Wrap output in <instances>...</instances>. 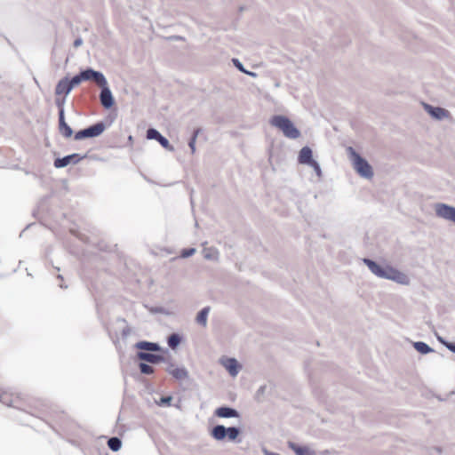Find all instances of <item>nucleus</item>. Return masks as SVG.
Listing matches in <instances>:
<instances>
[{"instance_id":"obj_1","label":"nucleus","mask_w":455,"mask_h":455,"mask_svg":"<svg viewBox=\"0 0 455 455\" xmlns=\"http://www.w3.org/2000/svg\"><path fill=\"white\" fill-rule=\"evenodd\" d=\"M347 153L354 170L364 179H371L374 175L372 167L366 159L362 157L352 147L347 148Z\"/></svg>"},{"instance_id":"obj_2","label":"nucleus","mask_w":455,"mask_h":455,"mask_svg":"<svg viewBox=\"0 0 455 455\" xmlns=\"http://www.w3.org/2000/svg\"><path fill=\"white\" fill-rule=\"evenodd\" d=\"M270 124L278 128L283 135L291 140H296L300 137V132L295 127L293 123L284 116L276 115L270 119Z\"/></svg>"},{"instance_id":"obj_3","label":"nucleus","mask_w":455,"mask_h":455,"mask_svg":"<svg viewBox=\"0 0 455 455\" xmlns=\"http://www.w3.org/2000/svg\"><path fill=\"white\" fill-rule=\"evenodd\" d=\"M105 130L106 124L103 122H99L76 132L74 139L76 140H81L88 138H95L102 134Z\"/></svg>"},{"instance_id":"obj_4","label":"nucleus","mask_w":455,"mask_h":455,"mask_svg":"<svg viewBox=\"0 0 455 455\" xmlns=\"http://www.w3.org/2000/svg\"><path fill=\"white\" fill-rule=\"evenodd\" d=\"M434 210L436 217L455 223V207L443 203L434 204Z\"/></svg>"},{"instance_id":"obj_5","label":"nucleus","mask_w":455,"mask_h":455,"mask_svg":"<svg viewBox=\"0 0 455 455\" xmlns=\"http://www.w3.org/2000/svg\"><path fill=\"white\" fill-rule=\"evenodd\" d=\"M100 88V101L102 107L106 109L111 108L115 104V99L112 92L108 86V81H104L99 85Z\"/></svg>"},{"instance_id":"obj_6","label":"nucleus","mask_w":455,"mask_h":455,"mask_svg":"<svg viewBox=\"0 0 455 455\" xmlns=\"http://www.w3.org/2000/svg\"><path fill=\"white\" fill-rule=\"evenodd\" d=\"M363 263L368 267L370 271L376 276L387 279L388 275L389 266L383 267L371 259H363Z\"/></svg>"},{"instance_id":"obj_7","label":"nucleus","mask_w":455,"mask_h":455,"mask_svg":"<svg viewBox=\"0 0 455 455\" xmlns=\"http://www.w3.org/2000/svg\"><path fill=\"white\" fill-rule=\"evenodd\" d=\"M147 139L155 140L159 142V144L170 152H173L175 150L174 147L170 144L169 140L164 137L156 129L148 128L147 131Z\"/></svg>"},{"instance_id":"obj_8","label":"nucleus","mask_w":455,"mask_h":455,"mask_svg":"<svg viewBox=\"0 0 455 455\" xmlns=\"http://www.w3.org/2000/svg\"><path fill=\"white\" fill-rule=\"evenodd\" d=\"M85 156H80L79 154L74 153L71 155L65 156L63 157H58L54 160L53 165L57 169L64 168L70 164H76L83 160Z\"/></svg>"},{"instance_id":"obj_9","label":"nucleus","mask_w":455,"mask_h":455,"mask_svg":"<svg viewBox=\"0 0 455 455\" xmlns=\"http://www.w3.org/2000/svg\"><path fill=\"white\" fill-rule=\"evenodd\" d=\"M80 73L84 81L94 82L98 86L107 80L102 72L94 70L92 68L82 70Z\"/></svg>"},{"instance_id":"obj_10","label":"nucleus","mask_w":455,"mask_h":455,"mask_svg":"<svg viewBox=\"0 0 455 455\" xmlns=\"http://www.w3.org/2000/svg\"><path fill=\"white\" fill-rule=\"evenodd\" d=\"M220 363L232 377L237 376L241 369V365L238 363L237 360L233 357H223L220 359Z\"/></svg>"},{"instance_id":"obj_11","label":"nucleus","mask_w":455,"mask_h":455,"mask_svg":"<svg viewBox=\"0 0 455 455\" xmlns=\"http://www.w3.org/2000/svg\"><path fill=\"white\" fill-rule=\"evenodd\" d=\"M425 110L435 119L443 120L450 116V112L441 107H434L429 104H424Z\"/></svg>"},{"instance_id":"obj_12","label":"nucleus","mask_w":455,"mask_h":455,"mask_svg":"<svg viewBox=\"0 0 455 455\" xmlns=\"http://www.w3.org/2000/svg\"><path fill=\"white\" fill-rule=\"evenodd\" d=\"M138 359L143 362H147L152 364H156L162 362H165L166 359L164 355L153 354L151 352L139 351L136 354Z\"/></svg>"},{"instance_id":"obj_13","label":"nucleus","mask_w":455,"mask_h":455,"mask_svg":"<svg viewBox=\"0 0 455 455\" xmlns=\"http://www.w3.org/2000/svg\"><path fill=\"white\" fill-rule=\"evenodd\" d=\"M387 279L395 281L400 284L407 285L410 283V279L405 274L400 272L399 270L392 267H390V269L388 270V275Z\"/></svg>"},{"instance_id":"obj_14","label":"nucleus","mask_w":455,"mask_h":455,"mask_svg":"<svg viewBox=\"0 0 455 455\" xmlns=\"http://www.w3.org/2000/svg\"><path fill=\"white\" fill-rule=\"evenodd\" d=\"M59 131L64 138H70L73 134L72 128L65 121L64 109L59 111Z\"/></svg>"},{"instance_id":"obj_15","label":"nucleus","mask_w":455,"mask_h":455,"mask_svg":"<svg viewBox=\"0 0 455 455\" xmlns=\"http://www.w3.org/2000/svg\"><path fill=\"white\" fill-rule=\"evenodd\" d=\"M134 347L140 351L144 352H158L161 350V347L158 343L142 340L139 341L134 345Z\"/></svg>"},{"instance_id":"obj_16","label":"nucleus","mask_w":455,"mask_h":455,"mask_svg":"<svg viewBox=\"0 0 455 455\" xmlns=\"http://www.w3.org/2000/svg\"><path fill=\"white\" fill-rule=\"evenodd\" d=\"M215 415L224 419L238 418L240 416L237 410L228 406H221L216 409Z\"/></svg>"},{"instance_id":"obj_17","label":"nucleus","mask_w":455,"mask_h":455,"mask_svg":"<svg viewBox=\"0 0 455 455\" xmlns=\"http://www.w3.org/2000/svg\"><path fill=\"white\" fill-rule=\"evenodd\" d=\"M313 161H315L313 159V152H312V149L307 147V146H305L303 147L299 153V156H298V162L300 164H310Z\"/></svg>"},{"instance_id":"obj_18","label":"nucleus","mask_w":455,"mask_h":455,"mask_svg":"<svg viewBox=\"0 0 455 455\" xmlns=\"http://www.w3.org/2000/svg\"><path fill=\"white\" fill-rule=\"evenodd\" d=\"M0 402L3 404H5L10 407H18L20 396L19 395H14L13 394H10L8 392H3L0 395Z\"/></svg>"},{"instance_id":"obj_19","label":"nucleus","mask_w":455,"mask_h":455,"mask_svg":"<svg viewBox=\"0 0 455 455\" xmlns=\"http://www.w3.org/2000/svg\"><path fill=\"white\" fill-rule=\"evenodd\" d=\"M71 91L72 88L70 87L68 77L60 79L55 87L56 95L64 94L65 96H68Z\"/></svg>"},{"instance_id":"obj_20","label":"nucleus","mask_w":455,"mask_h":455,"mask_svg":"<svg viewBox=\"0 0 455 455\" xmlns=\"http://www.w3.org/2000/svg\"><path fill=\"white\" fill-rule=\"evenodd\" d=\"M211 435L217 441H222L227 437V427L223 425L213 427Z\"/></svg>"},{"instance_id":"obj_21","label":"nucleus","mask_w":455,"mask_h":455,"mask_svg":"<svg viewBox=\"0 0 455 455\" xmlns=\"http://www.w3.org/2000/svg\"><path fill=\"white\" fill-rule=\"evenodd\" d=\"M169 374L178 380L188 379V371L185 367H177L175 369H170Z\"/></svg>"},{"instance_id":"obj_22","label":"nucleus","mask_w":455,"mask_h":455,"mask_svg":"<svg viewBox=\"0 0 455 455\" xmlns=\"http://www.w3.org/2000/svg\"><path fill=\"white\" fill-rule=\"evenodd\" d=\"M210 311H211L210 307H204L198 312L196 321L199 325H201L203 327H206L207 318H208V315H209Z\"/></svg>"},{"instance_id":"obj_23","label":"nucleus","mask_w":455,"mask_h":455,"mask_svg":"<svg viewBox=\"0 0 455 455\" xmlns=\"http://www.w3.org/2000/svg\"><path fill=\"white\" fill-rule=\"evenodd\" d=\"M289 448H291L296 455H315L314 451L309 450L306 446H299L295 443H289Z\"/></svg>"},{"instance_id":"obj_24","label":"nucleus","mask_w":455,"mask_h":455,"mask_svg":"<svg viewBox=\"0 0 455 455\" xmlns=\"http://www.w3.org/2000/svg\"><path fill=\"white\" fill-rule=\"evenodd\" d=\"M413 347L422 355H427L434 351L432 347H430L427 343L423 341L413 342Z\"/></svg>"},{"instance_id":"obj_25","label":"nucleus","mask_w":455,"mask_h":455,"mask_svg":"<svg viewBox=\"0 0 455 455\" xmlns=\"http://www.w3.org/2000/svg\"><path fill=\"white\" fill-rule=\"evenodd\" d=\"M108 448L113 451H118L122 447V441L116 436L110 437L108 441Z\"/></svg>"},{"instance_id":"obj_26","label":"nucleus","mask_w":455,"mask_h":455,"mask_svg":"<svg viewBox=\"0 0 455 455\" xmlns=\"http://www.w3.org/2000/svg\"><path fill=\"white\" fill-rule=\"evenodd\" d=\"M181 341V338L178 333H172L168 337L167 343L172 349H175Z\"/></svg>"},{"instance_id":"obj_27","label":"nucleus","mask_w":455,"mask_h":455,"mask_svg":"<svg viewBox=\"0 0 455 455\" xmlns=\"http://www.w3.org/2000/svg\"><path fill=\"white\" fill-rule=\"evenodd\" d=\"M240 434V428L236 427H227V437L229 441H235Z\"/></svg>"},{"instance_id":"obj_28","label":"nucleus","mask_w":455,"mask_h":455,"mask_svg":"<svg viewBox=\"0 0 455 455\" xmlns=\"http://www.w3.org/2000/svg\"><path fill=\"white\" fill-rule=\"evenodd\" d=\"M139 369L141 373L146 374V375L153 374L155 371L154 368L151 365H149L144 362L140 363Z\"/></svg>"},{"instance_id":"obj_29","label":"nucleus","mask_w":455,"mask_h":455,"mask_svg":"<svg viewBox=\"0 0 455 455\" xmlns=\"http://www.w3.org/2000/svg\"><path fill=\"white\" fill-rule=\"evenodd\" d=\"M84 79L82 77L81 73L76 75L73 76L70 80L68 79V83L70 84V87L73 89L75 86L78 85L81 82H83Z\"/></svg>"},{"instance_id":"obj_30","label":"nucleus","mask_w":455,"mask_h":455,"mask_svg":"<svg viewBox=\"0 0 455 455\" xmlns=\"http://www.w3.org/2000/svg\"><path fill=\"white\" fill-rule=\"evenodd\" d=\"M308 166L312 167L319 179L322 178L323 172L320 164L315 160Z\"/></svg>"},{"instance_id":"obj_31","label":"nucleus","mask_w":455,"mask_h":455,"mask_svg":"<svg viewBox=\"0 0 455 455\" xmlns=\"http://www.w3.org/2000/svg\"><path fill=\"white\" fill-rule=\"evenodd\" d=\"M195 253H196L195 248L184 249L181 251L180 257L181 258H188V257L194 255Z\"/></svg>"},{"instance_id":"obj_32","label":"nucleus","mask_w":455,"mask_h":455,"mask_svg":"<svg viewBox=\"0 0 455 455\" xmlns=\"http://www.w3.org/2000/svg\"><path fill=\"white\" fill-rule=\"evenodd\" d=\"M232 62H233L234 66L239 71H241L242 73H245L246 72V69L244 68L243 65L242 64V62L238 59H233Z\"/></svg>"},{"instance_id":"obj_33","label":"nucleus","mask_w":455,"mask_h":455,"mask_svg":"<svg viewBox=\"0 0 455 455\" xmlns=\"http://www.w3.org/2000/svg\"><path fill=\"white\" fill-rule=\"evenodd\" d=\"M172 400V397L168 395V396H163L161 399H160V402H159V404L160 405H171V402Z\"/></svg>"},{"instance_id":"obj_34","label":"nucleus","mask_w":455,"mask_h":455,"mask_svg":"<svg viewBox=\"0 0 455 455\" xmlns=\"http://www.w3.org/2000/svg\"><path fill=\"white\" fill-rule=\"evenodd\" d=\"M196 140H195V138L189 139L188 147L190 148L192 154L196 153Z\"/></svg>"},{"instance_id":"obj_35","label":"nucleus","mask_w":455,"mask_h":455,"mask_svg":"<svg viewBox=\"0 0 455 455\" xmlns=\"http://www.w3.org/2000/svg\"><path fill=\"white\" fill-rule=\"evenodd\" d=\"M131 332H132L131 328L128 325H126L122 331L123 339H126L131 334Z\"/></svg>"},{"instance_id":"obj_36","label":"nucleus","mask_w":455,"mask_h":455,"mask_svg":"<svg viewBox=\"0 0 455 455\" xmlns=\"http://www.w3.org/2000/svg\"><path fill=\"white\" fill-rule=\"evenodd\" d=\"M82 44H83V39H82L81 37L76 38V39L74 41V44H73V45H74V47H75V48H78V47H80Z\"/></svg>"},{"instance_id":"obj_37","label":"nucleus","mask_w":455,"mask_h":455,"mask_svg":"<svg viewBox=\"0 0 455 455\" xmlns=\"http://www.w3.org/2000/svg\"><path fill=\"white\" fill-rule=\"evenodd\" d=\"M445 347H446L450 351H451L452 353H455V343L449 342V343L445 344Z\"/></svg>"},{"instance_id":"obj_38","label":"nucleus","mask_w":455,"mask_h":455,"mask_svg":"<svg viewBox=\"0 0 455 455\" xmlns=\"http://www.w3.org/2000/svg\"><path fill=\"white\" fill-rule=\"evenodd\" d=\"M201 132H202L201 128L195 129L193 133H192L191 138H195V140H196Z\"/></svg>"},{"instance_id":"obj_39","label":"nucleus","mask_w":455,"mask_h":455,"mask_svg":"<svg viewBox=\"0 0 455 455\" xmlns=\"http://www.w3.org/2000/svg\"><path fill=\"white\" fill-rule=\"evenodd\" d=\"M63 104H64V100H56V105L58 106L59 108V110L60 109H64V107H63Z\"/></svg>"},{"instance_id":"obj_40","label":"nucleus","mask_w":455,"mask_h":455,"mask_svg":"<svg viewBox=\"0 0 455 455\" xmlns=\"http://www.w3.org/2000/svg\"><path fill=\"white\" fill-rule=\"evenodd\" d=\"M437 339L440 343H442L443 346H445V344L449 343V341L445 340L443 338L440 337V336H437Z\"/></svg>"},{"instance_id":"obj_41","label":"nucleus","mask_w":455,"mask_h":455,"mask_svg":"<svg viewBox=\"0 0 455 455\" xmlns=\"http://www.w3.org/2000/svg\"><path fill=\"white\" fill-rule=\"evenodd\" d=\"M244 74H246V75H248V76H250L251 77H256L257 76V74L255 72L248 71L247 69H246V72Z\"/></svg>"},{"instance_id":"obj_42","label":"nucleus","mask_w":455,"mask_h":455,"mask_svg":"<svg viewBox=\"0 0 455 455\" xmlns=\"http://www.w3.org/2000/svg\"><path fill=\"white\" fill-rule=\"evenodd\" d=\"M175 368H176V367H174V363H172V362H170V363H168V367L166 368V371L169 373V370H170V369H175Z\"/></svg>"},{"instance_id":"obj_43","label":"nucleus","mask_w":455,"mask_h":455,"mask_svg":"<svg viewBox=\"0 0 455 455\" xmlns=\"http://www.w3.org/2000/svg\"><path fill=\"white\" fill-rule=\"evenodd\" d=\"M117 321L126 323V321L124 318H118Z\"/></svg>"},{"instance_id":"obj_44","label":"nucleus","mask_w":455,"mask_h":455,"mask_svg":"<svg viewBox=\"0 0 455 455\" xmlns=\"http://www.w3.org/2000/svg\"><path fill=\"white\" fill-rule=\"evenodd\" d=\"M264 389H265V387H259V392L263 393V392H264Z\"/></svg>"},{"instance_id":"obj_45","label":"nucleus","mask_w":455,"mask_h":455,"mask_svg":"<svg viewBox=\"0 0 455 455\" xmlns=\"http://www.w3.org/2000/svg\"><path fill=\"white\" fill-rule=\"evenodd\" d=\"M206 259H211V254H205L204 256Z\"/></svg>"},{"instance_id":"obj_46","label":"nucleus","mask_w":455,"mask_h":455,"mask_svg":"<svg viewBox=\"0 0 455 455\" xmlns=\"http://www.w3.org/2000/svg\"><path fill=\"white\" fill-rule=\"evenodd\" d=\"M58 278L62 279V275H59Z\"/></svg>"}]
</instances>
